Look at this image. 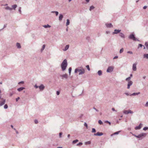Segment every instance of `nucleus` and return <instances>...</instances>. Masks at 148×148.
<instances>
[{
	"instance_id": "72a5a7b5",
	"label": "nucleus",
	"mask_w": 148,
	"mask_h": 148,
	"mask_svg": "<svg viewBox=\"0 0 148 148\" xmlns=\"http://www.w3.org/2000/svg\"><path fill=\"white\" fill-rule=\"evenodd\" d=\"M71 70H72L71 68V67H70L69 69V75H70L71 73Z\"/></svg>"
},
{
	"instance_id": "3c124183",
	"label": "nucleus",
	"mask_w": 148,
	"mask_h": 148,
	"mask_svg": "<svg viewBox=\"0 0 148 148\" xmlns=\"http://www.w3.org/2000/svg\"><path fill=\"white\" fill-rule=\"evenodd\" d=\"M84 126H86L87 128L88 127V125L86 123H84Z\"/></svg>"
},
{
	"instance_id": "ea45409f",
	"label": "nucleus",
	"mask_w": 148,
	"mask_h": 148,
	"mask_svg": "<svg viewBox=\"0 0 148 148\" xmlns=\"http://www.w3.org/2000/svg\"><path fill=\"white\" fill-rule=\"evenodd\" d=\"M21 7H19V8L18 11L20 14H21Z\"/></svg>"
},
{
	"instance_id": "b1692460",
	"label": "nucleus",
	"mask_w": 148,
	"mask_h": 148,
	"mask_svg": "<svg viewBox=\"0 0 148 148\" xmlns=\"http://www.w3.org/2000/svg\"><path fill=\"white\" fill-rule=\"evenodd\" d=\"M5 9L6 10H11L12 9V8H10L9 7H8V6H7V7H6L5 8Z\"/></svg>"
},
{
	"instance_id": "bb28decb",
	"label": "nucleus",
	"mask_w": 148,
	"mask_h": 148,
	"mask_svg": "<svg viewBox=\"0 0 148 148\" xmlns=\"http://www.w3.org/2000/svg\"><path fill=\"white\" fill-rule=\"evenodd\" d=\"M123 113L125 114H129L128 110H124L123 111Z\"/></svg>"
},
{
	"instance_id": "f03ea898",
	"label": "nucleus",
	"mask_w": 148,
	"mask_h": 148,
	"mask_svg": "<svg viewBox=\"0 0 148 148\" xmlns=\"http://www.w3.org/2000/svg\"><path fill=\"white\" fill-rule=\"evenodd\" d=\"M67 66V61L66 59H64L62 62V63L61 64V67L62 71H65Z\"/></svg>"
},
{
	"instance_id": "dca6fc26",
	"label": "nucleus",
	"mask_w": 148,
	"mask_h": 148,
	"mask_svg": "<svg viewBox=\"0 0 148 148\" xmlns=\"http://www.w3.org/2000/svg\"><path fill=\"white\" fill-rule=\"evenodd\" d=\"M25 89V88L24 87H21L18 88L17 90L19 92H20Z\"/></svg>"
},
{
	"instance_id": "2f4dec72",
	"label": "nucleus",
	"mask_w": 148,
	"mask_h": 148,
	"mask_svg": "<svg viewBox=\"0 0 148 148\" xmlns=\"http://www.w3.org/2000/svg\"><path fill=\"white\" fill-rule=\"evenodd\" d=\"M142 46H143L144 47V48H143L144 49H145V47L143 45L141 44H139L138 45V48L139 47H142Z\"/></svg>"
},
{
	"instance_id": "aec40b11",
	"label": "nucleus",
	"mask_w": 148,
	"mask_h": 148,
	"mask_svg": "<svg viewBox=\"0 0 148 148\" xmlns=\"http://www.w3.org/2000/svg\"><path fill=\"white\" fill-rule=\"evenodd\" d=\"M119 36L123 38H125V36L122 33H120Z\"/></svg>"
},
{
	"instance_id": "1a4fd4ad",
	"label": "nucleus",
	"mask_w": 148,
	"mask_h": 148,
	"mask_svg": "<svg viewBox=\"0 0 148 148\" xmlns=\"http://www.w3.org/2000/svg\"><path fill=\"white\" fill-rule=\"evenodd\" d=\"M143 124L140 123L138 126H136L135 129L136 130H139L142 127Z\"/></svg>"
},
{
	"instance_id": "58836bf2",
	"label": "nucleus",
	"mask_w": 148,
	"mask_h": 148,
	"mask_svg": "<svg viewBox=\"0 0 148 148\" xmlns=\"http://www.w3.org/2000/svg\"><path fill=\"white\" fill-rule=\"evenodd\" d=\"M62 132H60L59 134V136L60 138H61L62 137Z\"/></svg>"
},
{
	"instance_id": "052dcab7",
	"label": "nucleus",
	"mask_w": 148,
	"mask_h": 148,
	"mask_svg": "<svg viewBox=\"0 0 148 148\" xmlns=\"http://www.w3.org/2000/svg\"><path fill=\"white\" fill-rule=\"evenodd\" d=\"M112 110L113 111L116 112V110H115L114 108H112Z\"/></svg>"
},
{
	"instance_id": "e2e57ef3",
	"label": "nucleus",
	"mask_w": 148,
	"mask_h": 148,
	"mask_svg": "<svg viewBox=\"0 0 148 148\" xmlns=\"http://www.w3.org/2000/svg\"><path fill=\"white\" fill-rule=\"evenodd\" d=\"M118 58V56H115L113 58V59H117Z\"/></svg>"
},
{
	"instance_id": "de8ad7c7",
	"label": "nucleus",
	"mask_w": 148,
	"mask_h": 148,
	"mask_svg": "<svg viewBox=\"0 0 148 148\" xmlns=\"http://www.w3.org/2000/svg\"><path fill=\"white\" fill-rule=\"evenodd\" d=\"M127 53H130L131 54H133V52L132 51H127Z\"/></svg>"
},
{
	"instance_id": "680f3d73",
	"label": "nucleus",
	"mask_w": 148,
	"mask_h": 148,
	"mask_svg": "<svg viewBox=\"0 0 148 148\" xmlns=\"http://www.w3.org/2000/svg\"><path fill=\"white\" fill-rule=\"evenodd\" d=\"M125 94L127 95V96H128L129 95V94L127 92H125Z\"/></svg>"
},
{
	"instance_id": "7ed1b4c3",
	"label": "nucleus",
	"mask_w": 148,
	"mask_h": 148,
	"mask_svg": "<svg viewBox=\"0 0 148 148\" xmlns=\"http://www.w3.org/2000/svg\"><path fill=\"white\" fill-rule=\"evenodd\" d=\"M132 135L137 138H139V139L140 140L142 139L143 138V137H145L147 135V134L145 133H142L139 134L138 136H137L135 134H132Z\"/></svg>"
},
{
	"instance_id": "393cba45",
	"label": "nucleus",
	"mask_w": 148,
	"mask_h": 148,
	"mask_svg": "<svg viewBox=\"0 0 148 148\" xmlns=\"http://www.w3.org/2000/svg\"><path fill=\"white\" fill-rule=\"evenodd\" d=\"M12 8H13L14 10H15L16 8L17 7V5L16 4H15L13 5H12Z\"/></svg>"
},
{
	"instance_id": "423d86ee",
	"label": "nucleus",
	"mask_w": 148,
	"mask_h": 148,
	"mask_svg": "<svg viewBox=\"0 0 148 148\" xmlns=\"http://www.w3.org/2000/svg\"><path fill=\"white\" fill-rule=\"evenodd\" d=\"M114 69V67L112 66H110L108 67L107 70V72L108 73H111L112 72Z\"/></svg>"
},
{
	"instance_id": "4468645a",
	"label": "nucleus",
	"mask_w": 148,
	"mask_h": 148,
	"mask_svg": "<svg viewBox=\"0 0 148 148\" xmlns=\"http://www.w3.org/2000/svg\"><path fill=\"white\" fill-rule=\"evenodd\" d=\"M63 18V15L62 14H60L59 17V20L60 21H61L62 20V19Z\"/></svg>"
},
{
	"instance_id": "c9c22d12",
	"label": "nucleus",
	"mask_w": 148,
	"mask_h": 148,
	"mask_svg": "<svg viewBox=\"0 0 148 148\" xmlns=\"http://www.w3.org/2000/svg\"><path fill=\"white\" fill-rule=\"evenodd\" d=\"M86 67L88 71H90V68L89 65H86Z\"/></svg>"
},
{
	"instance_id": "cd10ccee",
	"label": "nucleus",
	"mask_w": 148,
	"mask_h": 148,
	"mask_svg": "<svg viewBox=\"0 0 148 148\" xmlns=\"http://www.w3.org/2000/svg\"><path fill=\"white\" fill-rule=\"evenodd\" d=\"M78 141H79V140H78L76 139L75 140H74L72 142V143L73 144H75V143H76Z\"/></svg>"
},
{
	"instance_id": "0e129e2a",
	"label": "nucleus",
	"mask_w": 148,
	"mask_h": 148,
	"mask_svg": "<svg viewBox=\"0 0 148 148\" xmlns=\"http://www.w3.org/2000/svg\"><path fill=\"white\" fill-rule=\"evenodd\" d=\"M147 7L146 6H145L143 7V9H145L147 8Z\"/></svg>"
},
{
	"instance_id": "864d4df0",
	"label": "nucleus",
	"mask_w": 148,
	"mask_h": 148,
	"mask_svg": "<svg viewBox=\"0 0 148 148\" xmlns=\"http://www.w3.org/2000/svg\"><path fill=\"white\" fill-rule=\"evenodd\" d=\"M20 99V97H18L17 98H16V101H18V100L19 99Z\"/></svg>"
},
{
	"instance_id": "774afa93",
	"label": "nucleus",
	"mask_w": 148,
	"mask_h": 148,
	"mask_svg": "<svg viewBox=\"0 0 148 148\" xmlns=\"http://www.w3.org/2000/svg\"><path fill=\"white\" fill-rule=\"evenodd\" d=\"M34 87L36 88H37V84H36L34 86Z\"/></svg>"
},
{
	"instance_id": "ddd939ff",
	"label": "nucleus",
	"mask_w": 148,
	"mask_h": 148,
	"mask_svg": "<svg viewBox=\"0 0 148 148\" xmlns=\"http://www.w3.org/2000/svg\"><path fill=\"white\" fill-rule=\"evenodd\" d=\"M5 99H3V101H0V106H2L3 105H4L5 103Z\"/></svg>"
},
{
	"instance_id": "c85d7f7f",
	"label": "nucleus",
	"mask_w": 148,
	"mask_h": 148,
	"mask_svg": "<svg viewBox=\"0 0 148 148\" xmlns=\"http://www.w3.org/2000/svg\"><path fill=\"white\" fill-rule=\"evenodd\" d=\"M69 23H70V21L69 19H67V22H66V26H67L68 25H69Z\"/></svg>"
},
{
	"instance_id": "c756f323",
	"label": "nucleus",
	"mask_w": 148,
	"mask_h": 148,
	"mask_svg": "<svg viewBox=\"0 0 148 148\" xmlns=\"http://www.w3.org/2000/svg\"><path fill=\"white\" fill-rule=\"evenodd\" d=\"M45 45H43L42 46V48L41 49V52H42L44 50V49H45Z\"/></svg>"
},
{
	"instance_id": "412c9836",
	"label": "nucleus",
	"mask_w": 148,
	"mask_h": 148,
	"mask_svg": "<svg viewBox=\"0 0 148 148\" xmlns=\"http://www.w3.org/2000/svg\"><path fill=\"white\" fill-rule=\"evenodd\" d=\"M121 131H120L116 132H115L113 134L111 135V136H112L113 135H114L118 134Z\"/></svg>"
},
{
	"instance_id": "0eeeda50",
	"label": "nucleus",
	"mask_w": 148,
	"mask_h": 148,
	"mask_svg": "<svg viewBox=\"0 0 148 148\" xmlns=\"http://www.w3.org/2000/svg\"><path fill=\"white\" fill-rule=\"evenodd\" d=\"M38 88L40 91H42L45 88V86L42 84H41L39 86H38Z\"/></svg>"
},
{
	"instance_id": "8fccbe9b",
	"label": "nucleus",
	"mask_w": 148,
	"mask_h": 148,
	"mask_svg": "<svg viewBox=\"0 0 148 148\" xmlns=\"http://www.w3.org/2000/svg\"><path fill=\"white\" fill-rule=\"evenodd\" d=\"M93 108L95 110L96 112H99V110L97 109L95 107H94Z\"/></svg>"
},
{
	"instance_id": "bf43d9fd",
	"label": "nucleus",
	"mask_w": 148,
	"mask_h": 148,
	"mask_svg": "<svg viewBox=\"0 0 148 148\" xmlns=\"http://www.w3.org/2000/svg\"><path fill=\"white\" fill-rule=\"evenodd\" d=\"M106 33L107 34H109L110 33V32L109 31H106Z\"/></svg>"
},
{
	"instance_id": "39448f33",
	"label": "nucleus",
	"mask_w": 148,
	"mask_h": 148,
	"mask_svg": "<svg viewBox=\"0 0 148 148\" xmlns=\"http://www.w3.org/2000/svg\"><path fill=\"white\" fill-rule=\"evenodd\" d=\"M129 38L130 39H132L134 41H139V40L138 39H137V38H135L134 35L133 34H130L129 36Z\"/></svg>"
},
{
	"instance_id": "f257e3e1",
	"label": "nucleus",
	"mask_w": 148,
	"mask_h": 148,
	"mask_svg": "<svg viewBox=\"0 0 148 148\" xmlns=\"http://www.w3.org/2000/svg\"><path fill=\"white\" fill-rule=\"evenodd\" d=\"M77 72H79V75H80L84 74L85 70V69L83 67L80 66L78 67L75 69L74 71L75 73H77Z\"/></svg>"
},
{
	"instance_id": "5fc2aeb1",
	"label": "nucleus",
	"mask_w": 148,
	"mask_h": 148,
	"mask_svg": "<svg viewBox=\"0 0 148 148\" xmlns=\"http://www.w3.org/2000/svg\"><path fill=\"white\" fill-rule=\"evenodd\" d=\"M55 13L56 16H57L58 14V11H56V12H55Z\"/></svg>"
},
{
	"instance_id": "4d7b16f0",
	"label": "nucleus",
	"mask_w": 148,
	"mask_h": 148,
	"mask_svg": "<svg viewBox=\"0 0 148 148\" xmlns=\"http://www.w3.org/2000/svg\"><path fill=\"white\" fill-rule=\"evenodd\" d=\"M145 106L147 107L148 106V101L147 102L145 105Z\"/></svg>"
},
{
	"instance_id": "37998d69",
	"label": "nucleus",
	"mask_w": 148,
	"mask_h": 148,
	"mask_svg": "<svg viewBox=\"0 0 148 148\" xmlns=\"http://www.w3.org/2000/svg\"><path fill=\"white\" fill-rule=\"evenodd\" d=\"M105 122L106 123H108L110 125H111V123L108 121H105Z\"/></svg>"
},
{
	"instance_id": "f704fd0d",
	"label": "nucleus",
	"mask_w": 148,
	"mask_h": 148,
	"mask_svg": "<svg viewBox=\"0 0 148 148\" xmlns=\"http://www.w3.org/2000/svg\"><path fill=\"white\" fill-rule=\"evenodd\" d=\"M145 45L147 49H148V43L147 42H145Z\"/></svg>"
},
{
	"instance_id": "7c9ffc66",
	"label": "nucleus",
	"mask_w": 148,
	"mask_h": 148,
	"mask_svg": "<svg viewBox=\"0 0 148 148\" xmlns=\"http://www.w3.org/2000/svg\"><path fill=\"white\" fill-rule=\"evenodd\" d=\"M95 8V7L93 6H92L90 7L89 10L91 11L92 10H93Z\"/></svg>"
},
{
	"instance_id": "a19ab883",
	"label": "nucleus",
	"mask_w": 148,
	"mask_h": 148,
	"mask_svg": "<svg viewBox=\"0 0 148 148\" xmlns=\"http://www.w3.org/2000/svg\"><path fill=\"white\" fill-rule=\"evenodd\" d=\"M128 111L129 114V113L133 114V112L130 110H128Z\"/></svg>"
},
{
	"instance_id": "9b49d317",
	"label": "nucleus",
	"mask_w": 148,
	"mask_h": 148,
	"mask_svg": "<svg viewBox=\"0 0 148 148\" xmlns=\"http://www.w3.org/2000/svg\"><path fill=\"white\" fill-rule=\"evenodd\" d=\"M103 135V133L102 132H97L96 134H95L94 135L96 136H101Z\"/></svg>"
},
{
	"instance_id": "5701e85b",
	"label": "nucleus",
	"mask_w": 148,
	"mask_h": 148,
	"mask_svg": "<svg viewBox=\"0 0 148 148\" xmlns=\"http://www.w3.org/2000/svg\"><path fill=\"white\" fill-rule=\"evenodd\" d=\"M43 27L45 28H47V27L50 28L51 27V26L48 24H47V25H44Z\"/></svg>"
},
{
	"instance_id": "603ef678",
	"label": "nucleus",
	"mask_w": 148,
	"mask_h": 148,
	"mask_svg": "<svg viewBox=\"0 0 148 148\" xmlns=\"http://www.w3.org/2000/svg\"><path fill=\"white\" fill-rule=\"evenodd\" d=\"M90 39V38L89 37H87L86 38V39L88 40H89Z\"/></svg>"
},
{
	"instance_id": "9d476101",
	"label": "nucleus",
	"mask_w": 148,
	"mask_h": 148,
	"mask_svg": "<svg viewBox=\"0 0 148 148\" xmlns=\"http://www.w3.org/2000/svg\"><path fill=\"white\" fill-rule=\"evenodd\" d=\"M121 31V30L115 29L114 30V32H113V34H117L120 32Z\"/></svg>"
},
{
	"instance_id": "4be33fe9",
	"label": "nucleus",
	"mask_w": 148,
	"mask_h": 148,
	"mask_svg": "<svg viewBox=\"0 0 148 148\" xmlns=\"http://www.w3.org/2000/svg\"><path fill=\"white\" fill-rule=\"evenodd\" d=\"M97 73L98 74V75L99 76H100L102 75V71L101 70L98 71Z\"/></svg>"
},
{
	"instance_id": "a878e982",
	"label": "nucleus",
	"mask_w": 148,
	"mask_h": 148,
	"mask_svg": "<svg viewBox=\"0 0 148 148\" xmlns=\"http://www.w3.org/2000/svg\"><path fill=\"white\" fill-rule=\"evenodd\" d=\"M144 58H148V54H145L143 55Z\"/></svg>"
},
{
	"instance_id": "a18cd8bd",
	"label": "nucleus",
	"mask_w": 148,
	"mask_h": 148,
	"mask_svg": "<svg viewBox=\"0 0 148 148\" xmlns=\"http://www.w3.org/2000/svg\"><path fill=\"white\" fill-rule=\"evenodd\" d=\"M148 129V127H145L143 128V130H146Z\"/></svg>"
},
{
	"instance_id": "2eb2a0df",
	"label": "nucleus",
	"mask_w": 148,
	"mask_h": 148,
	"mask_svg": "<svg viewBox=\"0 0 148 148\" xmlns=\"http://www.w3.org/2000/svg\"><path fill=\"white\" fill-rule=\"evenodd\" d=\"M61 77H62V78H64L65 79H67L68 77L67 75L66 74H64L61 75Z\"/></svg>"
},
{
	"instance_id": "6e6552de",
	"label": "nucleus",
	"mask_w": 148,
	"mask_h": 148,
	"mask_svg": "<svg viewBox=\"0 0 148 148\" xmlns=\"http://www.w3.org/2000/svg\"><path fill=\"white\" fill-rule=\"evenodd\" d=\"M105 25L107 28H111L113 27V25L111 23H106Z\"/></svg>"
},
{
	"instance_id": "6e6d98bb",
	"label": "nucleus",
	"mask_w": 148,
	"mask_h": 148,
	"mask_svg": "<svg viewBox=\"0 0 148 148\" xmlns=\"http://www.w3.org/2000/svg\"><path fill=\"white\" fill-rule=\"evenodd\" d=\"M24 83V82L23 81H21V82H19L18 83V84H23Z\"/></svg>"
},
{
	"instance_id": "4c0bfd02",
	"label": "nucleus",
	"mask_w": 148,
	"mask_h": 148,
	"mask_svg": "<svg viewBox=\"0 0 148 148\" xmlns=\"http://www.w3.org/2000/svg\"><path fill=\"white\" fill-rule=\"evenodd\" d=\"M98 123L100 125H102L103 123L102 122L101 120H99V121H98Z\"/></svg>"
},
{
	"instance_id": "c03bdc74",
	"label": "nucleus",
	"mask_w": 148,
	"mask_h": 148,
	"mask_svg": "<svg viewBox=\"0 0 148 148\" xmlns=\"http://www.w3.org/2000/svg\"><path fill=\"white\" fill-rule=\"evenodd\" d=\"M91 144V142L90 141H87L85 143L86 144Z\"/></svg>"
},
{
	"instance_id": "338daca9",
	"label": "nucleus",
	"mask_w": 148,
	"mask_h": 148,
	"mask_svg": "<svg viewBox=\"0 0 148 148\" xmlns=\"http://www.w3.org/2000/svg\"><path fill=\"white\" fill-rule=\"evenodd\" d=\"M7 26V25H4L3 26V28L2 29H4V28L5 27Z\"/></svg>"
},
{
	"instance_id": "f3484780",
	"label": "nucleus",
	"mask_w": 148,
	"mask_h": 148,
	"mask_svg": "<svg viewBox=\"0 0 148 148\" xmlns=\"http://www.w3.org/2000/svg\"><path fill=\"white\" fill-rule=\"evenodd\" d=\"M69 45H67L66 46L64 49H63V50L64 51H66L67 50L69 47Z\"/></svg>"
},
{
	"instance_id": "e433bc0d",
	"label": "nucleus",
	"mask_w": 148,
	"mask_h": 148,
	"mask_svg": "<svg viewBox=\"0 0 148 148\" xmlns=\"http://www.w3.org/2000/svg\"><path fill=\"white\" fill-rule=\"evenodd\" d=\"M123 51V48H122L120 50L119 53H122Z\"/></svg>"
},
{
	"instance_id": "6ab92c4d",
	"label": "nucleus",
	"mask_w": 148,
	"mask_h": 148,
	"mask_svg": "<svg viewBox=\"0 0 148 148\" xmlns=\"http://www.w3.org/2000/svg\"><path fill=\"white\" fill-rule=\"evenodd\" d=\"M16 46L17 48L18 49H20L21 48V46L20 44L19 43L17 42L16 44Z\"/></svg>"
},
{
	"instance_id": "13d9d810",
	"label": "nucleus",
	"mask_w": 148,
	"mask_h": 148,
	"mask_svg": "<svg viewBox=\"0 0 148 148\" xmlns=\"http://www.w3.org/2000/svg\"><path fill=\"white\" fill-rule=\"evenodd\" d=\"M60 93V92L59 91H57L56 94L57 95H59Z\"/></svg>"
},
{
	"instance_id": "a211bd4d",
	"label": "nucleus",
	"mask_w": 148,
	"mask_h": 148,
	"mask_svg": "<svg viewBox=\"0 0 148 148\" xmlns=\"http://www.w3.org/2000/svg\"><path fill=\"white\" fill-rule=\"evenodd\" d=\"M140 92H134V93H133L132 94H131V95H130V96H132V95H133V96H134V95H138L139 94H140Z\"/></svg>"
},
{
	"instance_id": "f8f14e48",
	"label": "nucleus",
	"mask_w": 148,
	"mask_h": 148,
	"mask_svg": "<svg viewBox=\"0 0 148 148\" xmlns=\"http://www.w3.org/2000/svg\"><path fill=\"white\" fill-rule=\"evenodd\" d=\"M136 64L134 63L133 65L132 69L134 71H136Z\"/></svg>"
},
{
	"instance_id": "20e7f679",
	"label": "nucleus",
	"mask_w": 148,
	"mask_h": 148,
	"mask_svg": "<svg viewBox=\"0 0 148 148\" xmlns=\"http://www.w3.org/2000/svg\"><path fill=\"white\" fill-rule=\"evenodd\" d=\"M131 79V77H128L125 80L126 81H128V83L127 84V89H129L130 88V86H131L133 84V82L131 80H130Z\"/></svg>"
},
{
	"instance_id": "49530a36",
	"label": "nucleus",
	"mask_w": 148,
	"mask_h": 148,
	"mask_svg": "<svg viewBox=\"0 0 148 148\" xmlns=\"http://www.w3.org/2000/svg\"><path fill=\"white\" fill-rule=\"evenodd\" d=\"M92 132L94 133V132H96V130L95 128H92Z\"/></svg>"
},
{
	"instance_id": "09e8293b",
	"label": "nucleus",
	"mask_w": 148,
	"mask_h": 148,
	"mask_svg": "<svg viewBox=\"0 0 148 148\" xmlns=\"http://www.w3.org/2000/svg\"><path fill=\"white\" fill-rule=\"evenodd\" d=\"M14 94V92H12L10 93V95H9L10 96V97H11Z\"/></svg>"
},
{
	"instance_id": "79ce46f5",
	"label": "nucleus",
	"mask_w": 148,
	"mask_h": 148,
	"mask_svg": "<svg viewBox=\"0 0 148 148\" xmlns=\"http://www.w3.org/2000/svg\"><path fill=\"white\" fill-rule=\"evenodd\" d=\"M4 108L5 109H6L8 108V106L7 104H5L4 107Z\"/></svg>"
},
{
	"instance_id": "473e14b6",
	"label": "nucleus",
	"mask_w": 148,
	"mask_h": 148,
	"mask_svg": "<svg viewBox=\"0 0 148 148\" xmlns=\"http://www.w3.org/2000/svg\"><path fill=\"white\" fill-rule=\"evenodd\" d=\"M83 144V143L82 142H80L77 144V146H80Z\"/></svg>"
},
{
	"instance_id": "69168bd1",
	"label": "nucleus",
	"mask_w": 148,
	"mask_h": 148,
	"mask_svg": "<svg viewBox=\"0 0 148 148\" xmlns=\"http://www.w3.org/2000/svg\"><path fill=\"white\" fill-rule=\"evenodd\" d=\"M34 122L35 123L37 124V119H35L34 120Z\"/></svg>"
}]
</instances>
